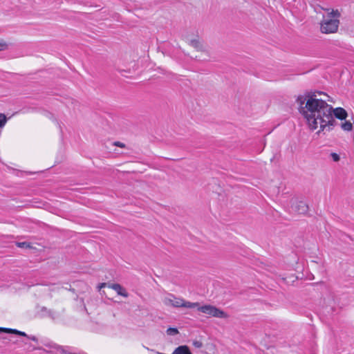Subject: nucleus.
Masks as SVG:
<instances>
[{
  "mask_svg": "<svg viewBox=\"0 0 354 354\" xmlns=\"http://www.w3.org/2000/svg\"><path fill=\"white\" fill-rule=\"evenodd\" d=\"M317 93H322L310 91L298 96L297 102L299 104V112L304 115L312 131L319 127L318 133L330 131L336 122L332 115V106L325 100L317 99Z\"/></svg>",
  "mask_w": 354,
  "mask_h": 354,
  "instance_id": "f257e3e1",
  "label": "nucleus"
},
{
  "mask_svg": "<svg viewBox=\"0 0 354 354\" xmlns=\"http://www.w3.org/2000/svg\"><path fill=\"white\" fill-rule=\"evenodd\" d=\"M164 303L167 306H171L175 308L184 307L187 308H194L198 306V302L187 301L183 299L176 297L171 294L165 297Z\"/></svg>",
  "mask_w": 354,
  "mask_h": 354,
  "instance_id": "f03ea898",
  "label": "nucleus"
},
{
  "mask_svg": "<svg viewBox=\"0 0 354 354\" xmlns=\"http://www.w3.org/2000/svg\"><path fill=\"white\" fill-rule=\"evenodd\" d=\"M198 310L209 315V317H217V318H227L228 315L223 310L216 308V306L207 304L200 306H196Z\"/></svg>",
  "mask_w": 354,
  "mask_h": 354,
  "instance_id": "7ed1b4c3",
  "label": "nucleus"
},
{
  "mask_svg": "<svg viewBox=\"0 0 354 354\" xmlns=\"http://www.w3.org/2000/svg\"><path fill=\"white\" fill-rule=\"evenodd\" d=\"M339 20L337 19H324L321 24V31L325 34L333 33L337 30Z\"/></svg>",
  "mask_w": 354,
  "mask_h": 354,
  "instance_id": "20e7f679",
  "label": "nucleus"
},
{
  "mask_svg": "<svg viewBox=\"0 0 354 354\" xmlns=\"http://www.w3.org/2000/svg\"><path fill=\"white\" fill-rule=\"evenodd\" d=\"M293 210L298 214H304L308 210V205L304 201H298L292 206Z\"/></svg>",
  "mask_w": 354,
  "mask_h": 354,
  "instance_id": "39448f33",
  "label": "nucleus"
},
{
  "mask_svg": "<svg viewBox=\"0 0 354 354\" xmlns=\"http://www.w3.org/2000/svg\"><path fill=\"white\" fill-rule=\"evenodd\" d=\"M333 113L335 118L341 120H346L348 116L346 111L342 107H337L334 109L332 108V114Z\"/></svg>",
  "mask_w": 354,
  "mask_h": 354,
  "instance_id": "423d86ee",
  "label": "nucleus"
},
{
  "mask_svg": "<svg viewBox=\"0 0 354 354\" xmlns=\"http://www.w3.org/2000/svg\"><path fill=\"white\" fill-rule=\"evenodd\" d=\"M109 288L114 290L118 295H121L124 297H127L129 296L128 292L119 283H111L109 285Z\"/></svg>",
  "mask_w": 354,
  "mask_h": 354,
  "instance_id": "0eeeda50",
  "label": "nucleus"
},
{
  "mask_svg": "<svg viewBox=\"0 0 354 354\" xmlns=\"http://www.w3.org/2000/svg\"><path fill=\"white\" fill-rule=\"evenodd\" d=\"M174 354H192V352L187 345L179 346L174 349Z\"/></svg>",
  "mask_w": 354,
  "mask_h": 354,
  "instance_id": "6e6552de",
  "label": "nucleus"
},
{
  "mask_svg": "<svg viewBox=\"0 0 354 354\" xmlns=\"http://www.w3.org/2000/svg\"><path fill=\"white\" fill-rule=\"evenodd\" d=\"M0 332H6V333H15V334H17L19 335L24 336V337H27L28 336V335L26 333L20 331V330H18L17 329H12V328H7L0 327Z\"/></svg>",
  "mask_w": 354,
  "mask_h": 354,
  "instance_id": "1a4fd4ad",
  "label": "nucleus"
},
{
  "mask_svg": "<svg viewBox=\"0 0 354 354\" xmlns=\"http://www.w3.org/2000/svg\"><path fill=\"white\" fill-rule=\"evenodd\" d=\"M342 129L345 131H350L353 129V124L348 120H345L341 125Z\"/></svg>",
  "mask_w": 354,
  "mask_h": 354,
  "instance_id": "9d476101",
  "label": "nucleus"
},
{
  "mask_svg": "<svg viewBox=\"0 0 354 354\" xmlns=\"http://www.w3.org/2000/svg\"><path fill=\"white\" fill-rule=\"evenodd\" d=\"M45 346L50 348L57 349V351H59V350H62V351H63L62 348H61L60 346H59L58 345H57L53 342L46 344Z\"/></svg>",
  "mask_w": 354,
  "mask_h": 354,
  "instance_id": "9b49d317",
  "label": "nucleus"
},
{
  "mask_svg": "<svg viewBox=\"0 0 354 354\" xmlns=\"http://www.w3.org/2000/svg\"><path fill=\"white\" fill-rule=\"evenodd\" d=\"M167 333L169 335H175L178 333V330L176 328H169L167 330Z\"/></svg>",
  "mask_w": 354,
  "mask_h": 354,
  "instance_id": "f8f14e48",
  "label": "nucleus"
},
{
  "mask_svg": "<svg viewBox=\"0 0 354 354\" xmlns=\"http://www.w3.org/2000/svg\"><path fill=\"white\" fill-rule=\"evenodd\" d=\"M6 120L5 115L0 113V128L5 125Z\"/></svg>",
  "mask_w": 354,
  "mask_h": 354,
  "instance_id": "ddd939ff",
  "label": "nucleus"
},
{
  "mask_svg": "<svg viewBox=\"0 0 354 354\" xmlns=\"http://www.w3.org/2000/svg\"><path fill=\"white\" fill-rule=\"evenodd\" d=\"M190 44H191L192 46H194V47H195V48H199L200 42H199V41H198V40H197V39H192V40H191V41H190Z\"/></svg>",
  "mask_w": 354,
  "mask_h": 354,
  "instance_id": "4468645a",
  "label": "nucleus"
},
{
  "mask_svg": "<svg viewBox=\"0 0 354 354\" xmlns=\"http://www.w3.org/2000/svg\"><path fill=\"white\" fill-rule=\"evenodd\" d=\"M192 344L196 348H201L203 346V343L199 340H194L192 342Z\"/></svg>",
  "mask_w": 354,
  "mask_h": 354,
  "instance_id": "2eb2a0df",
  "label": "nucleus"
},
{
  "mask_svg": "<svg viewBox=\"0 0 354 354\" xmlns=\"http://www.w3.org/2000/svg\"><path fill=\"white\" fill-rule=\"evenodd\" d=\"M330 156L332 157L333 161L337 162L339 160V156L336 153H331Z\"/></svg>",
  "mask_w": 354,
  "mask_h": 354,
  "instance_id": "dca6fc26",
  "label": "nucleus"
},
{
  "mask_svg": "<svg viewBox=\"0 0 354 354\" xmlns=\"http://www.w3.org/2000/svg\"><path fill=\"white\" fill-rule=\"evenodd\" d=\"M17 246L19 248H28L29 247V244L26 242H19L17 243Z\"/></svg>",
  "mask_w": 354,
  "mask_h": 354,
  "instance_id": "f3484780",
  "label": "nucleus"
},
{
  "mask_svg": "<svg viewBox=\"0 0 354 354\" xmlns=\"http://www.w3.org/2000/svg\"><path fill=\"white\" fill-rule=\"evenodd\" d=\"M26 337L36 342L38 341V339L35 335H28Z\"/></svg>",
  "mask_w": 354,
  "mask_h": 354,
  "instance_id": "a211bd4d",
  "label": "nucleus"
},
{
  "mask_svg": "<svg viewBox=\"0 0 354 354\" xmlns=\"http://www.w3.org/2000/svg\"><path fill=\"white\" fill-rule=\"evenodd\" d=\"M331 14L333 15V17H337L339 16V14L337 10H335V11L333 10Z\"/></svg>",
  "mask_w": 354,
  "mask_h": 354,
  "instance_id": "6ab92c4d",
  "label": "nucleus"
},
{
  "mask_svg": "<svg viewBox=\"0 0 354 354\" xmlns=\"http://www.w3.org/2000/svg\"><path fill=\"white\" fill-rule=\"evenodd\" d=\"M115 146H118V147H124V145L122 142H115V144H114Z\"/></svg>",
  "mask_w": 354,
  "mask_h": 354,
  "instance_id": "aec40b11",
  "label": "nucleus"
},
{
  "mask_svg": "<svg viewBox=\"0 0 354 354\" xmlns=\"http://www.w3.org/2000/svg\"><path fill=\"white\" fill-rule=\"evenodd\" d=\"M6 44L0 43V51L6 48Z\"/></svg>",
  "mask_w": 354,
  "mask_h": 354,
  "instance_id": "412c9836",
  "label": "nucleus"
},
{
  "mask_svg": "<svg viewBox=\"0 0 354 354\" xmlns=\"http://www.w3.org/2000/svg\"><path fill=\"white\" fill-rule=\"evenodd\" d=\"M105 285V283H102L100 287H104Z\"/></svg>",
  "mask_w": 354,
  "mask_h": 354,
  "instance_id": "4be33fe9",
  "label": "nucleus"
},
{
  "mask_svg": "<svg viewBox=\"0 0 354 354\" xmlns=\"http://www.w3.org/2000/svg\"><path fill=\"white\" fill-rule=\"evenodd\" d=\"M37 349L39 350H43V351H45L44 349L41 348H37Z\"/></svg>",
  "mask_w": 354,
  "mask_h": 354,
  "instance_id": "5701e85b",
  "label": "nucleus"
}]
</instances>
